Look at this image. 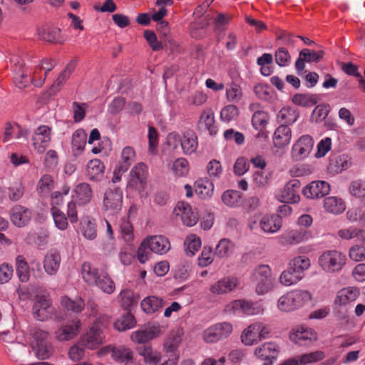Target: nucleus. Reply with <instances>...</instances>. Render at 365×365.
Masks as SVG:
<instances>
[{
  "label": "nucleus",
  "mask_w": 365,
  "mask_h": 365,
  "mask_svg": "<svg viewBox=\"0 0 365 365\" xmlns=\"http://www.w3.org/2000/svg\"><path fill=\"white\" fill-rule=\"evenodd\" d=\"M170 249L168 238L162 235L147 237L138 247L137 254L140 263L144 264L151 257L152 252L163 255Z\"/></svg>",
  "instance_id": "obj_1"
},
{
  "label": "nucleus",
  "mask_w": 365,
  "mask_h": 365,
  "mask_svg": "<svg viewBox=\"0 0 365 365\" xmlns=\"http://www.w3.org/2000/svg\"><path fill=\"white\" fill-rule=\"evenodd\" d=\"M33 337L31 341L32 349L38 359H48L53 353V347L48 341V333L37 327L30 331Z\"/></svg>",
  "instance_id": "obj_2"
},
{
  "label": "nucleus",
  "mask_w": 365,
  "mask_h": 365,
  "mask_svg": "<svg viewBox=\"0 0 365 365\" xmlns=\"http://www.w3.org/2000/svg\"><path fill=\"white\" fill-rule=\"evenodd\" d=\"M311 299L309 292L304 290H293L282 296L278 300V308L284 312H292Z\"/></svg>",
  "instance_id": "obj_3"
},
{
  "label": "nucleus",
  "mask_w": 365,
  "mask_h": 365,
  "mask_svg": "<svg viewBox=\"0 0 365 365\" xmlns=\"http://www.w3.org/2000/svg\"><path fill=\"white\" fill-rule=\"evenodd\" d=\"M346 257L337 250H327L319 258V264L327 272L340 271L345 265Z\"/></svg>",
  "instance_id": "obj_4"
},
{
  "label": "nucleus",
  "mask_w": 365,
  "mask_h": 365,
  "mask_svg": "<svg viewBox=\"0 0 365 365\" xmlns=\"http://www.w3.org/2000/svg\"><path fill=\"white\" fill-rule=\"evenodd\" d=\"M232 331V325L229 322L216 323L203 331L202 339L206 343H216L227 338Z\"/></svg>",
  "instance_id": "obj_5"
},
{
  "label": "nucleus",
  "mask_w": 365,
  "mask_h": 365,
  "mask_svg": "<svg viewBox=\"0 0 365 365\" xmlns=\"http://www.w3.org/2000/svg\"><path fill=\"white\" fill-rule=\"evenodd\" d=\"M108 316L103 317L102 319H98L93 326L90 329L81 340L83 346L87 349H96L99 344L103 343V333L101 327L104 326V322L108 320Z\"/></svg>",
  "instance_id": "obj_6"
},
{
  "label": "nucleus",
  "mask_w": 365,
  "mask_h": 365,
  "mask_svg": "<svg viewBox=\"0 0 365 365\" xmlns=\"http://www.w3.org/2000/svg\"><path fill=\"white\" fill-rule=\"evenodd\" d=\"M253 280L255 282L256 292L258 294H263L269 292L274 286L272 271L268 265H259L255 269Z\"/></svg>",
  "instance_id": "obj_7"
},
{
  "label": "nucleus",
  "mask_w": 365,
  "mask_h": 365,
  "mask_svg": "<svg viewBox=\"0 0 365 365\" xmlns=\"http://www.w3.org/2000/svg\"><path fill=\"white\" fill-rule=\"evenodd\" d=\"M269 332V329L264 324L255 322L244 330L241 340L245 345L250 346L265 339Z\"/></svg>",
  "instance_id": "obj_8"
},
{
  "label": "nucleus",
  "mask_w": 365,
  "mask_h": 365,
  "mask_svg": "<svg viewBox=\"0 0 365 365\" xmlns=\"http://www.w3.org/2000/svg\"><path fill=\"white\" fill-rule=\"evenodd\" d=\"M148 167L143 163L136 164L130 173L128 187L142 191L147 184Z\"/></svg>",
  "instance_id": "obj_9"
},
{
  "label": "nucleus",
  "mask_w": 365,
  "mask_h": 365,
  "mask_svg": "<svg viewBox=\"0 0 365 365\" xmlns=\"http://www.w3.org/2000/svg\"><path fill=\"white\" fill-rule=\"evenodd\" d=\"M123 192L117 187L108 189L104 195L103 204L107 210L111 214L118 213L122 207Z\"/></svg>",
  "instance_id": "obj_10"
},
{
  "label": "nucleus",
  "mask_w": 365,
  "mask_h": 365,
  "mask_svg": "<svg viewBox=\"0 0 365 365\" xmlns=\"http://www.w3.org/2000/svg\"><path fill=\"white\" fill-rule=\"evenodd\" d=\"M330 192L329 182L324 180H314L306 185L303 190V195L309 199L323 197Z\"/></svg>",
  "instance_id": "obj_11"
},
{
  "label": "nucleus",
  "mask_w": 365,
  "mask_h": 365,
  "mask_svg": "<svg viewBox=\"0 0 365 365\" xmlns=\"http://www.w3.org/2000/svg\"><path fill=\"white\" fill-rule=\"evenodd\" d=\"M301 182L297 179L289 180L281 190L279 200L285 203H297L299 201V195Z\"/></svg>",
  "instance_id": "obj_12"
},
{
  "label": "nucleus",
  "mask_w": 365,
  "mask_h": 365,
  "mask_svg": "<svg viewBox=\"0 0 365 365\" xmlns=\"http://www.w3.org/2000/svg\"><path fill=\"white\" fill-rule=\"evenodd\" d=\"M51 128L47 125H40L34 131L32 137L33 145L39 153H43L51 140Z\"/></svg>",
  "instance_id": "obj_13"
},
{
  "label": "nucleus",
  "mask_w": 365,
  "mask_h": 365,
  "mask_svg": "<svg viewBox=\"0 0 365 365\" xmlns=\"http://www.w3.org/2000/svg\"><path fill=\"white\" fill-rule=\"evenodd\" d=\"M313 146L312 138L309 135H302L292 147V157L297 160L304 159L310 153Z\"/></svg>",
  "instance_id": "obj_14"
},
{
  "label": "nucleus",
  "mask_w": 365,
  "mask_h": 365,
  "mask_svg": "<svg viewBox=\"0 0 365 365\" xmlns=\"http://www.w3.org/2000/svg\"><path fill=\"white\" fill-rule=\"evenodd\" d=\"M279 352V346L276 344L267 342L256 348L255 354L258 359L266 361L264 365H272Z\"/></svg>",
  "instance_id": "obj_15"
},
{
  "label": "nucleus",
  "mask_w": 365,
  "mask_h": 365,
  "mask_svg": "<svg viewBox=\"0 0 365 365\" xmlns=\"http://www.w3.org/2000/svg\"><path fill=\"white\" fill-rule=\"evenodd\" d=\"M177 215H180L184 225L188 227L194 226L198 221L197 213L192 211L190 205L187 203L178 202L175 207Z\"/></svg>",
  "instance_id": "obj_16"
},
{
  "label": "nucleus",
  "mask_w": 365,
  "mask_h": 365,
  "mask_svg": "<svg viewBox=\"0 0 365 365\" xmlns=\"http://www.w3.org/2000/svg\"><path fill=\"white\" fill-rule=\"evenodd\" d=\"M61 257L58 250L51 249L47 252L43 257V268L48 275H54L57 273L60 264Z\"/></svg>",
  "instance_id": "obj_17"
},
{
  "label": "nucleus",
  "mask_w": 365,
  "mask_h": 365,
  "mask_svg": "<svg viewBox=\"0 0 365 365\" xmlns=\"http://www.w3.org/2000/svg\"><path fill=\"white\" fill-rule=\"evenodd\" d=\"M81 326L80 320H73L55 332L56 338L61 341L71 340L79 333Z\"/></svg>",
  "instance_id": "obj_18"
},
{
  "label": "nucleus",
  "mask_w": 365,
  "mask_h": 365,
  "mask_svg": "<svg viewBox=\"0 0 365 365\" xmlns=\"http://www.w3.org/2000/svg\"><path fill=\"white\" fill-rule=\"evenodd\" d=\"M11 221L17 227L26 226L31 218V211L24 206L15 205L11 210Z\"/></svg>",
  "instance_id": "obj_19"
},
{
  "label": "nucleus",
  "mask_w": 365,
  "mask_h": 365,
  "mask_svg": "<svg viewBox=\"0 0 365 365\" xmlns=\"http://www.w3.org/2000/svg\"><path fill=\"white\" fill-rule=\"evenodd\" d=\"M33 314L39 321L48 319L52 314L50 300L44 297L38 298L33 306Z\"/></svg>",
  "instance_id": "obj_20"
},
{
  "label": "nucleus",
  "mask_w": 365,
  "mask_h": 365,
  "mask_svg": "<svg viewBox=\"0 0 365 365\" xmlns=\"http://www.w3.org/2000/svg\"><path fill=\"white\" fill-rule=\"evenodd\" d=\"M291 129L286 125H281L274 133L273 143L276 148H282L287 146L291 140Z\"/></svg>",
  "instance_id": "obj_21"
},
{
  "label": "nucleus",
  "mask_w": 365,
  "mask_h": 365,
  "mask_svg": "<svg viewBox=\"0 0 365 365\" xmlns=\"http://www.w3.org/2000/svg\"><path fill=\"white\" fill-rule=\"evenodd\" d=\"M165 304L162 298L155 296H148L144 298L140 306L142 310L148 314L159 312Z\"/></svg>",
  "instance_id": "obj_22"
},
{
  "label": "nucleus",
  "mask_w": 365,
  "mask_h": 365,
  "mask_svg": "<svg viewBox=\"0 0 365 365\" xmlns=\"http://www.w3.org/2000/svg\"><path fill=\"white\" fill-rule=\"evenodd\" d=\"M182 330L180 329H177L175 330H173L165 339L163 348L164 351L166 353L170 354V355L177 354L175 353L176 349H178L179 344L182 341Z\"/></svg>",
  "instance_id": "obj_23"
},
{
  "label": "nucleus",
  "mask_w": 365,
  "mask_h": 365,
  "mask_svg": "<svg viewBox=\"0 0 365 365\" xmlns=\"http://www.w3.org/2000/svg\"><path fill=\"white\" fill-rule=\"evenodd\" d=\"M237 286V279L234 277H225L210 287V292L215 294H222L232 291Z\"/></svg>",
  "instance_id": "obj_24"
},
{
  "label": "nucleus",
  "mask_w": 365,
  "mask_h": 365,
  "mask_svg": "<svg viewBox=\"0 0 365 365\" xmlns=\"http://www.w3.org/2000/svg\"><path fill=\"white\" fill-rule=\"evenodd\" d=\"M198 127L200 129L207 130L211 135L217 133L214 113L212 110L203 111L198 120Z\"/></svg>",
  "instance_id": "obj_25"
},
{
  "label": "nucleus",
  "mask_w": 365,
  "mask_h": 365,
  "mask_svg": "<svg viewBox=\"0 0 365 365\" xmlns=\"http://www.w3.org/2000/svg\"><path fill=\"white\" fill-rule=\"evenodd\" d=\"M359 294L358 289L354 287H347L341 289L335 299V303L340 306L346 305L356 299Z\"/></svg>",
  "instance_id": "obj_26"
},
{
  "label": "nucleus",
  "mask_w": 365,
  "mask_h": 365,
  "mask_svg": "<svg viewBox=\"0 0 365 365\" xmlns=\"http://www.w3.org/2000/svg\"><path fill=\"white\" fill-rule=\"evenodd\" d=\"M104 170V164L98 159L90 160L86 167L87 175L93 181H99L103 175Z\"/></svg>",
  "instance_id": "obj_27"
},
{
  "label": "nucleus",
  "mask_w": 365,
  "mask_h": 365,
  "mask_svg": "<svg viewBox=\"0 0 365 365\" xmlns=\"http://www.w3.org/2000/svg\"><path fill=\"white\" fill-rule=\"evenodd\" d=\"M299 116V111L292 107L282 108L277 114V119L282 125H292L297 121Z\"/></svg>",
  "instance_id": "obj_28"
},
{
  "label": "nucleus",
  "mask_w": 365,
  "mask_h": 365,
  "mask_svg": "<svg viewBox=\"0 0 365 365\" xmlns=\"http://www.w3.org/2000/svg\"><path fill=\"white\" fill-rule=\"evenodd\" d=\"M87 134L83 129L76 130L72 137V150L73 155L78 156L81 155L86 143Z\"/></svg>",
  "instance_id": "obj_29"
},
{
  "label": "nucleus",
  "mask_w": 365,
  "mask_h": 365,
  "mask_svg": "<svg viewBox=\"0 0 365 365\" xmlns=\"http://www.w3.org/2000/svg\"><path fill=\"white\" fill-rule=\"evenodd\" d=\"M260 226L265 232H276L282 226L281 217L279 215L264 216L260 221Z\"/></svg>",
  "instance_id": "obj_30"
},
{
  "label": "nucleus",
  "mask_w": 365,
  "mask_h": 365,
  "mask_svg": "<svg viewBox=\"0 0 365 365\" xmlns=\"http://www.w3.org/2000/svg\"><path fill=\"white\" fill-rule=\"evenodd\" d=\"M75 193L78 203L80 205L88 203L93 197L91 185L86 182L79 183L75 188Z\"/></svg>",
  "instance_id": "obj_31"
},
{
  "label": "nucleus",
  "mask_w": 365,
  "mask_h": 365,
  "mask_svg": "<svg viewBox=\"0 0 365 365\" xmlns=\"http://www.w3.org/2000/svg\"><path fill=\"white\" fill-rule=\"evenodd\" d=\"M81 274L84 281L88 285L93 286L101 274V269L93 267L89 262H84L81 267Z\"/></svg>",
  "instance_id": "obj_32"
},
{
  "label": "nucleus",
  "mask_w": 365,
  "mask_h": 365,
  "mask_svg": "<svg viewBox=\"0 0 365 365\" xmlns=\"http://www.w3.org/2000/svg\"><path fill=\"white\" fill-rule=\"evenodd\" d=\"M292 101L298 106L311 107L319 102V98L317 94L297 93L292 96Z\"/></svg>",
  "instance_id": "obj_33"
},
{
  "label": "nucleus",
  "mask_w": 365,
  "mask_h": 365,
  "mask_svg": "<svg viewBox=\"0 0 365 365\" xmlns=\"http://www.w3.org/2000/svg\"><path fill=\"white\" fill-rule=\"evenodd\" d=\"M324 209L335 215L341 214L345 210V205L341 198L337 197H328L324 200Z\"/></svg>",
  "instance_id": "obj_34"
},
{
  "label": "nucleus",
  "mask_w": 365,
  "mask_h": 365,
  "mask_svg": "<svg viewBox=\"0 0 365 365\" xmlns=\"http://www.w3.org/2000/svg\"><path fill=\"white\" fill-rule=\"evenodd\" d=\"M195 191L202 198L211 197L214 192V185L207 179H200L195 182Z\"/></svg>",
  "instance_id": "obj_35"
},
{
  "label": "nucleus",
  "mask_w": 365,
  "mask_h": 365,
  "mask_svg": "<svg viewBox=\"0 0 365 365\" xmlns=\"http://www.w3.org/2000/svg\"><path fill=\"white\" fill-rule=\"evenodd\" d=\"M93 286L98 287L101 291L109 294L114 292L115 289L114 282L108 274L103 269H101V274L98 276L96 284H94Z\"/></svg>",
  "instance_id": "obj_36"
},
{
  "label": "nucleus",
  "mask_w": 365,
  "mask_h": 365,
  "mask_svg": "<svg viewBox=\"0 0 365 365\" xmlns=\"http://www.w3.org/2000/svg\"><path fill=\"white\" fill-rule=\"evenodd\" d=\"M16 272L19 280L26 282L30 278V269L28 262L22 255L16 258Z\"/></svg>",
  "instance_id": "obj_37"
},
{
  "label": "nucleus",
  "mask_w": 365,
  "mask_h": 365,
  "mask_svg": "<svg viewBox=\"0 0 365 365\" xmlns=\"http://www.w3.org/2000/svg\"><path fill=\"white\" fill-rule=\"evenodd\" d=\"M302 277V274H299L297 271L294 270L289 264L287 269L282 272L280 274L279 281L284 286H290L297 283Z\"/></svg>",
  "instance_id": "obj_38"
},
{
  "label": "nucleus",
  "mask_w": 365,
  "mask_h": 365,
  "mask_svg": "<svg viewBox=\"0 0 365 365\" xmlns=\"http://www.w3.org/2000/svg\"><path fill=\"white\" fill-rule=\"evenodd\" d=\"M351 165L350 158L345 155H341L330 160L329 169L335 173H341L348 169Z\"/></svg>",
  "instance_id": "obj_39"
},
{
  "label": "nucleus",
  "mask_w": 365,
  "mask_h": 365,
  "mask_svg": "<svg viewBox=\"0 0 365 365\" xmlns=\"http://www.w3.org/2000/svg\"><path fill=\"white\" fill-rule=\"evenodd\" d=\"M306 236V231L300 230H292L282 235V242L284 244L294 245L302 242Z\"/></svg>",
  "instance_id": "obj_40"
},
{
  "label": "nucleus",
  "mask_w": 365,
  "mask_h": 365,
  "mask_svg": "<svg viewBox=\"0 0 365 365\" xmlns=\"http://www.w3.org/2000/svg\"><path fill=\"white\" fill-rule=\"evenodd\" d=\"M230 307L235 312H241L247 315H252L257 313L254 304L242 299L232 302Z\"/></svg>",
  "instance_id": "obj_41"
},
{
  "label": "nucleus",
  "mask_w": 365,
  "mask_h": 365,
  "mask_svg": "<svg viewBox=\"0 0 365 365\" xmlns=\"http://www.w3.org/2000/svg\"><path fill=\"white\" fill-rule=\"evenodd\" d=\"M197 144V138L195 134L190 133L184 134L181 142V148L185 154L190 155L195 153Z\"/></svg>",
  "instance_id": "obj_42"
},
{
  "label": "nucleus",
  "mask_w": 365,
  "mask_h": 365,
  "mask_svg": "<svg viewBox=\"0 0 365 365\" xmlns=\"http://www.w3.org/2000/svg\"><path fill=\"white\" fill-rule=\"evenodd\" d=\"M81 230L85 238L93 240L96 237V226L93 220L89 217H85L81 220Z\"/></svg>",
  "instance_id": "obj_43"
},
{
  "label": "nucleus",
  "mask_w": 365,
  "mask_h": 365,
  "mask_svg": "<svg viewBox=\"0 0 365 365\" xmlns=\"http://www.w3.org/2000/svg\"><path fill=\"white\" fill-rule=\"evenodd\" d=\"M221 199L227 206L236 207L241 202V194L237 190H228L222 193Z\"/></svg>",
  "instance_id": "obj_44"
},
{
  "label": "nucleus",
  "mask_w": 365,
  "mask_h": 365,
  "mask_svg": "<svg viewBox=\"0 0 365 365\" xmlns=\"http://www.w3.org/2000/svg\"><path fill=\"white\" fill-rule=\"evenodd\" d=\"M61 302L65 309L73 313L81 312L85 306L84 302L81 298L73 300L68 297H63Z\"/></svg>",
  "instance_id": "obj_45"
},
{
  "label": "nucleus",
  "mask_w": 365,
  "mask_h": 365,
  "mask_svg": "<svg viewBox=\"0 0 365 365\" xmlns=\"http://www.w3.org/2000/svg\"><path fill=\"white\" fill-rule=\"evenodd\" d=\"M61 30L56 28H42L38 31L39 37L43 41L51 43L61 42L59 40Z\"/></svg>",
  "instance_id": "obj_46"
},
{
  "label": "nucleus",
  "mask_w": 365,
  "mask_h": 365,
  "mask_svg": "<svg viewBox=\"0 0 365 365\" xmlns=\"http://www.w3.org/2000/svg\"><path fill=\"white\" fill-rule=\"evenodd\" d=\"M118 298L122 307L125 310L135 305L138 299V297H135L134 293L129 289L121 291Z\"/></svg>",
  "instance_id": "obj_47"
},
{
  "label": "nucleus",
  "mask_w": 365,
  "mask_h": 365,
  "mask_svg": "<svg viewBox=\"0 0 365 365\" xmlns=\"http://www.w3.org/2000/svg\"><path fill=\"white\" fill-rule=\"evenodd\" d=\"M135 324L134 317L130 313H126L114 323V327L120 331H123L133 328Z\"/></svg>",
  "instance_id": "obj_48"
},
{
  "label": "nucleus",
  "mask_w": 365,
  "mask_h": 365,
  "mask_svg": "<svg viewBox=\"0 0 365 365\" xmlns=\"http://www.w3.org/2000/svg\"><path fill=\"white\" fill-rule=\"evenodd\" d=\"M133 356V353L129 348L125 346H114L113 349L112 357L117 361L125 362L126 361H131Z\"/></svg>",
  "instance_id": "obj_49"
},
{
  "label": "nucleus",
  "mask_w": 365,
  "mask_h": 365,
  "mask_svg": "<svg viewBox=\"0 0 365 365\" xmlns=\"http://www.w3.org/2000/svg\"><path fill=\"white\" fill-rule=\"evenodd\" d=\"M25 192V187L21 182H14L8 188V197L13 202H17L22 198Z\"/></svg>",
  "instance_id": "obj_50"
},
{
  "label": "nucleus",
  "mask_w": 365,
  "mask_h": 365,
  "mask_svg": "<svg viewBox=\"0 0 365 365\" xmlns=\"http://www.w3.org/2000/svg\"><path fill=\"white\" fill-rule=\"evenodd\" d=\"M338 235L344 240H351L358 237L359 240L365 239V230H359L355 227H349L347 229H341L338 231Z\"/></svg>",
  "instance_id": "obj_51"
},
{
  "label": "nucleus",
  "mask_w": 365,
  "mask_h": 365,
  "mask_svg": "<svg viewBox=\"0 0 365 365\" xmlns=\"http://www.w3.org/2000/svg\"><path fill=\"white\" fill-rule=\"evenodd\" d=\"M155 337V332L148 329L134 331L130 336L131 340L138 344L146 343Z\"/></svg>",
  "instance_id": "obj_52"
},
{
  "label": "nucleus",
  "mask_w": 365,
  "mask_h": 365,
  "mask_svg": "<svg viewBox=\"0 0 365 365\" xmlns=\"http://www.w3.org/2000/svg\"><path fill=\"white\" fill-rule=\"evenodd\" d=\"M289 265L297 271L299 274L303 275L304 270L307 269L310 266V261L309 258L304 256H299L294 258L290 262Z\"/></svg>",
  "instance_id": "obj_53"
},
{
  "label": "nucleus",
  "mask_w": 365,
  "mask_h": 365,
  "mask_svg": "<svg viewBox=\"0 0 365 365\" xmlns=\"http://www.w3.org/2000/svg\"><path fill=\"white\" fill-rule=\"evenodd\" d=\"M350 193L361 199V202L365 205V182L361 180H356L351 183L349 186Z\"/></svg>",
  "instance_id": "obj_54"
},
{
  "label": "nucleus",
  "mask_w": 365,
  "mask_h": 365,
  "mask_svg": "<svg viewBox=\"0 0 365 365\" xmlns=\"http://www.w3.org/2000/svg\"><path fill=\"white\" fill-rule=\"evenodd\" d=\"M54 187V182L49 175H44L41 177L38 184V192L41 195L48 193Z\"/></svg>",
  "instance_id": "obj_55"
},
{
  "label": "nucleus",
  "mask_w": 365,
  "mask_h": 365,
  "mask_svg": "<svg viewBox=\"0 0 365 365\" xmlns=\"http://www.w3.org/2000/svg\"><path fill=\"white\" fill-rule=\"evenodd\" d=\"M274 56L276 63L280 67L287 66L291 62V56L284 47H279L277 49Z\"/></svg>",
  "instance_id": "obj_56"
},
{
  "label": "nucleus",
  "mask_w": 365,
  "mask_h": 365,
  "mask_svg": "<svg viewBox=\"0 0 365 365\" xmlns=\"http://www.w3.org/2000/svg\"><path fill=\"white\" fill-rule=\"evenodd\" d=\"M363 240L364 242L362 245H356L349 249V258L354 262H361L365 260V238Z\"/></svg>",
  "instance_id": "obj_57"
},
{
  "label": "nucleus",
  "mask_w": 365,
  "mask_h": 365,
  "mask_svg": "<svg viewBox=\"0 0 365 365\" xmlns=\"http://www.w3.org/2000/svg\"><path fill=\"white\" fill-rule=\"evenodd\" d=\"M226 96L230 102H238L242 97L240 86L236 83L230 84L226 89Z\"/></svg>",
  "instance_id": "obj_58"
},
{
  "label": "nucleus",
  "mask_w": 365,
  "mask_h": 365,
  "mask_svg": "<svg viewBox=\"0 0 365 365\" xmlns=\"http://www.w3.org/2000/svg\"><path fill=\"white\" fill-rule=\"evenodd\" d=\"M51 210L56 227L61 230H65L68 225V220L65 214L55 207H53Z\"/></svg>",
  "instance_id": "obj_59"
},
{
  "label": "nucleus",
  "mask_w": 365,
  "mask_h": 365,
  "mask_svg": "<svg viewBox=\"0 0 365 365\" xmlns=\"http://www.w3.org/2000/svg\"><path fill=\"white\" fill-rule=\"evenodd\" d=\"M239 114L238 108L235 105H228L224 107L220 113V118L222 121L230 122L235 120Z\"/></svg>",
  "instance_id": "obj_60"
},
{
  "label": "nucleus",
  "mask_w": 365,
  "mask_h": 365,
  "mask_svg": "<svg viewBox=\"0 0 365 365\" xmlns=\"http://www.w3.org/2000/svg\"><path fill=\"white\" fill-rule=\"evenodd\" d=\"M231 250V242L226 238H223L220 240L218 244L217 245L215 255L220 258H222L228 256Z\"/></svg>",
  "instance_id": "obj_61"
},
{
  "label": "nucleus",
  "mask_w": 365,
  "mask_h": 365,
  "mask_svg": "<svg viewBox=\"0 0 365 365\" xmlns=\"http://www.w3.org/2000/svg\"><path fill=\"white\" fill-rule=\"evenodd\" d=\"M324 358L323 351H317L308 354H304L299 356V362L300 364H307L320 361Z\"/></svg>",
  "instance_id": "obj_62"
},
{
  "label": "nucleus",
  "mask_w": 365,
  "mask_h": 365,
  "mask_svg": "<svg viewBox=\"0 0 365 365\" xmlns=\"http://www.w3.org/2000/svg\"><path fill=\"white\" fill-rule=\"evenodd\" d=\"M143 36L153 51H158L163 48V46L162 42L158 40L154 31L151 30H145L144 31Z\"/></svg>",
  "instance_id": "obj_63"
},
{
  "label": "nucleus",
  "mask_w": 365,
  "mask_h": 365,
  "mask_svg": "<svg viewBox=\"0 0 365 365\" xmlns=\"http://www.w3.org/2000/svg\"><path fill=\"white\" fill-rule=\"evenodd\" d=\"M173 170L177 176L185 175L189 170L187 160L183 158L175 160L173 165Z\"/></svg>",
  "instance_id": "obj_64"
}]
</instances>
